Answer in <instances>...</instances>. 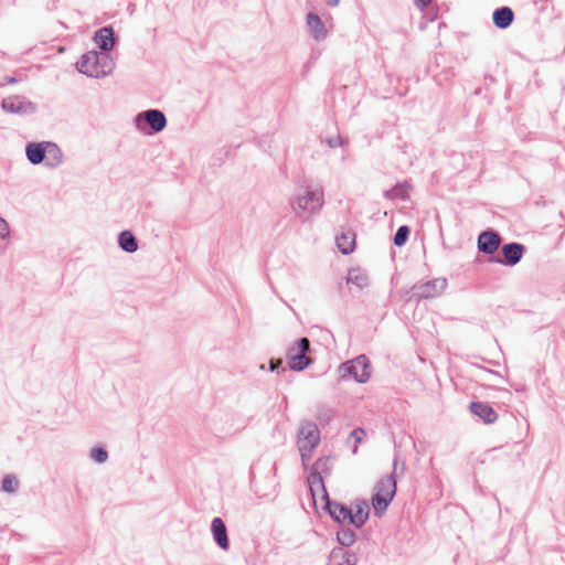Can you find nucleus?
Instances as JSON below:
<instances>
[{
    "instance_id": "obj_1",
    "label": "nucleus",
    "mask_w": 565,
    "mask_h": 565,
    "mask_svg": "<svg viewBox=\"0 0 565 565\" xmlns=\"http://www.w3.org/2000/svg\"><path fill=\"white\" fill-rule=\"evenodd\" d=\"M77 70L90 77H103L111 72L113 61L107 54L90 51L77 62Z\"/></svg>"
},
{
    "instance_id": "obj_2",
    "label": "nucleus",
    "mask_w": 565,
    "mask_h": 565,
    "mask_svg": "<svg viewBox=\"0 0 565 565\" xmlns=\"http://www.w3.org/2000/svg\"><path fill=\"white\" fill-rule=\"evenodd\" d=\"M320 441L319 429L316 424L311 422L302 423L298 433V449L301 456L303 466L307 468L312 457L313 449Z\"/></svg>"
},
{
    "instance_id": "obj_3",
    "label": "nucleus",
    "mask_w": 565,
    "mask_h": 565,
    "mask_svg": "<svg viewBox=\"0 0 565 565\" xmlns=\"http://www.w3.org/2000/svg\"><path fill=\"white\" fill-rule=\"evenodd\" d=\"M396 493V481L393 477L386 476L379 480L375 492L371 499L372 507L377 516H382L387 510Z\"/></svg>"
},
{
    "instance_id": "obj_4",
    "label": "nucleus",
    "mask_w": 565,
    "mask_h": 565,
    "mask_svg": "<svg viewBox=\"0 0 565 565\" xmlns=\"http://www.w3.org/2000/svg\"><path fill=\"white\" fill-rule=\"evenodd\" d=\"M340 371L343 376L351 375L359 383H366L372 372L370 361L364 355H360L350 362L343 363Z\"/></svg>"
},
{
    "instance_id": "obj_5",
    "label": "nucleus",
    "mask_w": 565,
    "mask_h": 565,
    "mask_svg": "<svg viewBox=\"0 0 565 565\" xmlns=\"http://www.w3.org/2000/svg\"><path fill=\"white\" fill-rule=\"evenodd\" d=\"M309 350V340L302 338L295 348H291L287 354L288 365L291 370L301 371L310 363L309 358L306 356Z\"/></svg>"
},
{
    "instance_id": "obj_6",
    "label": "nucleus",
    "mask_w": 565,
    "mask_h": 565,
    "mask_svg": "<svg viewBox=\"0 0 565 565\" xmlns=\"http://www.w3.org/2000/svg\"><path fill=\"white\" fill-rule=\"evenodd\" d=\"M299 209L308 212H316L323 205V192L320 189L307 191L297 201Z\"/></svg>"
},
{
    "instance_id": "obj_7",
    "label": "nucleus",
    "mask_w": 565,
    "mask_h": 565,
    "mask_svg": "<svg viewBox=\"0 0 565 565\" xmlns=\"http://www.w3.org/2000/svg\"><path fill=\"white\" fill-rule=\"evenodd\" d=\"M370 513L369 504L365 501H358L350 507V524L360 527L362 526Z\"/></svg>"
},
{
    "instance_id": "obj_8",
    "label": "nucleus",
    "mask_w": 565,
    "mask_h": 565,
    "mask_svg": "<svg viewBox=\"0 0 565 565\" xmlns=\"http://www.w3.org/2000/svg\"><path fill=\"white\" fill-rule=\"evenodd\" d=\"M501 243L499 235L494 232H483L478 237V248L487 254H493Z\"/></svg>"
},
{
    "instance_id": "obj_9",
    "label": "nucleus",
    "mask_w": 565,
    "mask_h": 565,
    "mask_svg": "<svg viewBox=\"0 0 565 565\" xmlns=\"http://www.w3.org/2000/svg\"><path fill=\"white\" fill-rule=\"evenodd\" d=\"M446 288L445 280H433L420 285L417 288V295L422 298H435Z\"/></svg>"
},
{
    "instance_id": "obj_10",
    "label": "nucleus",
    "mask_w": 565,
    "mask_h": 565,
    "mask_svg": "<svg viewBox=\"0 0 565 565\" xmlns=\"http://www.w3.org/2000/svg\"><path fill=\"white\" fill-rule=\"evenodd\" d=\"M470 411L487 424H492L498 418L494 409L486 403L473 402L470 404Z\"/></svg>"
},
{
    "instance_id": "obj_11",
    "label": "nucleus",
    "mask_w": 565,
    "mask_h": 565,
    "mask_svg": "<svg viewBox=\"0 0 565 565\" xmlns=\"http://www.w3.org/2000/svg\"><path fill=\"white\" fill-rule=\"evenodd\" d=\"M141 118H145L150 127L157 132L161 131L167 125L166 117L160 110H147L138 116V120Z\"/></svg>"
},
{
    "instance_id": "obj_12",
    "label": "nucleus",
    "mask_w": 565,
    "mask_h": 565,
    "mask_svg": "<svg viewBox=\"0 0 565 565\" xmlns=\"http://www.w3.org/2000/svg\"><path fill=\"white\" fill-rule=\"evenodd\" d=\"M212 532H213V537H214L215 542L217 543V545L223 550H227L228 548V537H227L225 524L222 521V519L215 518L212 521Z\"/></svg>"
},
{
    "instance_id": "obj_13",
    "label": "nucleus",
    "mask_w": 565,
    "mask_h": 565,
    "mask_svg": "<svg viewBox=\"0 0 565 565\" xmlns=\"http://www.w3.org/2000/svg\"><path fill=\"white\" fill-rule=\"evenodd\" d=\"M47 142L29 143L25 149L29 161L33 164H39L45 159Z\"/></svg>"
},
{
    "instance_id": "obj_14",
    "label": "nucleus",
    "mask_w": 565,
    "mask_h": 565,
    "mask_svg": "<svg viewBox=\"0 0 565 565\" xmlns=\"http://www.w3.org/2000/svg\"><path fill=\"white\" fill-rule=\"evenodd\" d=\"M355 556L343 548H334L329 557L328 565H355Z\"/></svg>"
},
{
    "instance_id": "obj_15",
    "label": "nucleus",
    "mask_w": 565,
    "mask_h": 565,
    "mask_svg": "<svg viewBox=\"0 0 565 565\" xmlns=\"http://www.w3.org/2000/svg\"><path fill=\"white\" fill-rule=\"evenodd\" d=\"M337 246L343 254H350L355 248V234L353 231H343L337 236Z\"/></svg>"
},
{
    "instance_id": "obj_16",
    "label": "nucleus",
    "mask_w": 565,
    "mask_h": 565,
    "mask_svg": "<svg viewBox=\"0 0 565 565\" xmlns=\"http://www.w3.org/2000/svg\"><path fill=\"white\" fill-rule=\"evenodd\" d=\"M502 252L504 255L505 263L509 265H514L521 259L524 253V247L521 244L511 243L504 245Z\"/></svg>"
},
{
    "instance_id": "obj_17",
    "label": "nucleus",
    "mask_w": 565,
    "mask_h": 565,
    "mask_svg": "<svg viewBox=\"0 0 565 565\" xmlns=\"http://www.w3.org/2000/svg\"><path fill=\"white\" fill-rule=\"evenodd\" d=\"M492 18L495 26L505 29L512 23L514 13L509 7H503L495 10Z\"/></svg>"
},
{
    "instance_id": "obj_18",
    "label": "nucleus",
    "mask_w": 565,
    "mask_h": 565,
    "mask_svg": "<svg viewBox=\"0 0 565 565\" xmlns=\"http://www.w3.org/2000/svg\"><path fill=\"white\" fill-rule=\"evenodd\" d=\"M307 24L315 39L320 40L326 38L327 30L321 19L316 13H309L307 15Z\"/></svg>"
},
{
    "instance_id": "obj_19",
    "label": "nucleus",
    "mask_w": 565,
    "mask_h": 565,
    "mask_svg": "<svg viewBox=\"0 0 565 565\" xmlns=\"http://www.w3.org/2000/svg\"><path fill=\"white\" fill-rule=\"evenodd\" d=\"M95 42L104 51L113 49L115 43L113 30L110 28L100 29L95 35Z\"/></svg>"
},
{
    "instance_id": "obj_20",
    "label": "nucleus",
    "mask_w": 565,
    "mask_h": 565,
    "mask_svg": "<svg viewBox=\"0 0 565 565\" xmlns=\"http://www.w3.org/2000/svg\"><path fill=\"white\" fill-rule=\"evenodd\" d=\"M327 510L337 522L350 524V508L337 503L333 505L330 504Z\"/></svg>"
},
{
    "instance_id": "obj_21",
    "label": "nucleus",
    "mask_w": 565,
    "mask_h": 565,
    "mask_svg": "<svg viewBox=\"0 0 565 565\" xmlns=\"http://www.w3.org/2000/svg\"><path fill=\"white\" fill-rule=\"evenodd\" d=\"M44 160H46V164L50 167L58 166L63 160L61 149L55 143L47 142L46 154Z\"/></svg>"
},
{
    "instance_id": "obj_22",
    "label": "nucleus",
    "mask_w": 565,
    "mask_h": 565,
    "mask_svg": "<svg viewBox=\"0 0 565 565\" xmlns=\"http://www.w3.org/2000/svg\"><path fill=\"white\" fill-rule=\"evenodd\" d=\"M119 245L124 250L128 253H134L138 248L137 241L132 233L129 231L121 232L119 235Z\"/></svg>"
},
{
    "instance_id": "obj_23",
    "label": "nucleus",
    "mask_w": 565,
    "mask_h": 565,
    "mask_svg": "<svg viewBox=\"0 0 565 565\" xmlns=\"http://www.w3.org/2000/svg\"><path fill=\"white\" fill-rule=\"evenodd\" d=\"M312 498V503L315 509L318 511L319 509L327 510L329 508L330 500L326 489H321L315 492H310Z\"/></svg>"
},
{
    "instance_id": "obj_24",
    "label": "nucleus",
    "mask_w": 565,
    "mask_h": 565,
    "mask_svg": "<svg viewBox=\"0 0 565 565\" xmlns=\"http://www.w3.org/2000/svg\"><path fill=\"white\" fill-rule=\"evenodd\" d=\"M347 284L349 286H355L359 289L364 288L367 285V278L365 275L358 270H352L349 273Z\"/></svg>"
},
{
    "instance_id": "obj_25",
    "label": "nucleus",
    "mask_w": 565,
    "mask_h": 565,
    "mask_svg": "<svg viewBox=\"0 0 565 565\" xmlns=\"http://www.w3.org/2000/svg\"><path fill=\"white\" fill-rule=\"evenodd\" d=\"M308 484L310 492L326 489L323 478L320 472H311L308 477Z\"/></svg>"
},
{
    "instance_id": "obj_26",
    "label": "nucleus",
    "mask_w": 565,
    "mask_h": 565,
    "mask_svg": "<svg viewBox=\"0 0 565 565\" xmlns=\"http://www.w3.org/2000/svg\"><path fill=\"white\" fill-rule=\"evenodd\" d=\"M338 542L343 546H351L355 542V534L351 530H341L337 534Z\"/></svg>"
},
{
    "instance_id": "obj_27",
    "label": "nucleus",
    "mask_w": 565,
    "mask_h": 565,
    "mask_svg": "<svg viewBox=\"0 0 565 565\" xmlns=\"http://www.w3.org/2000/svg\"><path fill=\"white\" fill-rule=\"evenodd\" d=\"M9 244V225L0 218V253H2Z\"/></svg>"
},
{
    "instance_id": "obj_28",
    "label": "nucleus",
    "mask_w": 565,
    "mask_h": 565,
    "mask_svg": "<svg viewBox=\"0 0 565 565\" xmlns=\"http://www.w3.org/2000/svg\"><path fill=\"white\" fill-rule=\"evenodd\" d=\"M19 481L15 476L7 475L2 480V489L8 493H13L18 489Z\"/></svg>"
},
{
    "instance_id": "obj_29",
    "label": "nucleus",
    "mask_w": 565,
    "mask_h": 565,
    "mask_svg": "<svg viewBox=\"0 0 565 565\" xmlns=\"http://www.w3.org/2000/svg\"><path fill=\"white\" fill-rule=\"evenodd\" d=\"M331 470L330 466V458H319L315 465H313V471L312 472H320V475H327Z\"/></svg>"
},
{
    "instance_id": "obj_30",
    "label": "nucleus",
    "mask_w": 565,
    "mask_h": 565,
    "mask_svg": "<svg viewBox=\"0 0 565 565\" xmlns=\"http://www.w3.org/2000/svg\"><path fill=\"white\" fill-rule=\"evenodd\" d=\"M408 234H409L408 226H405V225L401 226L394 236V244L396 246H403L407 241Z\"/></svg>"
},
{
    "instance_id": "obj_31",
    "label": "nucleus",
    "mask_w": 565,
    "mask_h": 565,
    "mask_svg": "<svg viewBox=\"0 0 565 565\" xmlns=\"http://www.w3.org/2000/svg\"><path fill=\"white\" fill-rule=\"evenodd\" d=\"M90 456L99 463L105 462L108 458L107 451L103 448L93 449Z\"/></svg>"
},
{
    "instance_id": "obj_32",
    "label": "nucleus",
    "mask_w": 565,
    "mask_h": 565,
    "mask_svg": "<svg viewBox=\"0 0 565 565\" xmlns=\"http://www.w3.org/2000/svg\"><path fill=\"white\" fill-rule=\"evenodd\" d=\"M365 435L366 434L362 428H356L351 433V437L354 438L356 444H360L364 439Z\"/></svg>"
},
{
    "instance_id": "obj_33",
    "label": "nucleus",
    "mask_w": 565,
    "mask_h": 565,
    "mask_svg": "<svg viewBox=\"0 0 565 565\" xmlns=\"http://www.w3.org/2000/svg\"><path fill=\"white\" fill-rule=\"evenodd\" d=\"M2 107H3L4 109H9V110H12V111H13V110L15 109V108H14V102H13V99H6V100H3V103H2Z\"/></svg>"
},
{
    "instance_id": "obj_34",
    "label": "nucleus",
    "mask_w": 565,
    "mask_h": 565,
    "mask_svg": "<svg viewBox=\"0 0 565 565\" xmlns=\"http://www.w3.org/2000/svg\"><path fill=\"white\" fill-rule=\"evenodd\" d=\"M431 2V0H415V4L417 7H419L420 9H424L425 7H427L429 3Z\"/></svg>"
},
{
    "instance_id": "obj_35",
    "label": "nucleus",
    "mask_w": 565,
    "mask_h": 565,
    "mask_svg": "<svg viewBox=\"0 0 565 565\" xmlns=\"http://www.w3.org/2000/svg\"><path fill=\"white\" fill-rule=\"evenodd\" d=\"M280 364H281V360H277V361L271 360V362H270V369L274 371V370H276Z\"/></svg>"
},
{
    "instance_id": "obj_36",
    "label": "nucleus",
    "mask_w": 565,
    "mask_h": 565,
    "mask_svg": "<svg viewBox=\"0 0 565 565\" xmlns=\"http://www.w3.org/2000/svg\"><path fill=\"white\" fill-rule=\"evenodd\" d=\"M338 3H339V0H327V4H329L331 7L338 6Z\"/></svg>"
}]
</instances>
